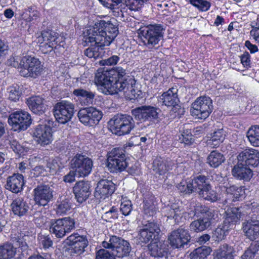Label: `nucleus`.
I'll return each instance as SVG.
<instances>
[{
	"instance_id": "f257e3e1",
	"label": "nucleus",
	"mask_w": 259,
	"mask_h": 259,
	"mask_svg": "<svg viewBox=\"0 0 259 259\" xmlns=\"http://www.w3.org/2000/svg\"><path fill=\"white\" fill-rule=\"evenodd\" d=\"M118 28L111 21L101 20L96 27L88 30L83 40L86 42H95L99 46L110 45L118 34Z\"/></svg>"
},
{
	"instance_id": "f03ea898",
	"label": "nucleus",
	"mask_w": 259,
	"mask_h": 259,
	"mask_svg": "<svg viewBox=\"0 0 259 259\" xmlns=\"http://www.w3.org/2000/svg\"><path fill=\"white\" fill-rule=\"evenodd\" d=\"M125 74V70L121 67L106 70L99 69L95 74L94 81L96 85L100 87L104 94L111 95L115 79L120 78Z\"/></svg>"
},
{
	"instance_id": "7ed1b4c3",
	"label": "nucleus",
	"mask_w": 259,
	"mask_h": 259,
	"mask_svg": "<svg viewBox=\"0 0 259 259\" xmlns=\"http://www.w3.org/2000/svg\"><path fill=\"white\" fill-rule=\"evenodd\" d=\"M108 127L112 134L123 136L129 134L135 128L132 116L127 114H117L108 121Z\"/></svg>"
},
{
	"instance_id": "20e7f679",
	"label": "nucleus",
	"mask_w": 259,
	"mask_h": 259,
	"mask_svg": "<svg viewBox=\"0 0 259 259\" xmlns=\"http://www.w3.org/2000/svg\"><path fill=\"white\" fill-rule=\"evenodd\" d=\"M128 165L124 151L119 148L113 149L107 154L106 166L111 172L125 170Z\"/></svg>"
},
{
	"instance_id": "39448f33",
	"label": "nucleus",
	"mask_w": 259,
	"mask_h": 259,
	"mask_svg": "<svg viewBox=\"0 0 259 259\" xmlns=\"http://www.w3.org/2000/svg\"><path fill=\"white\" fill-rule=\"evenodd\" d=\"M163 28L160 24L149 25L139 29V34L144 45L151 49L163 37Z\"/></svg>"
},
{
	"instance_id": "423d86ee",
	"label": "nucleus",
	"mask_w": 259,
	"mask_h": 259,
	"mask_svg": "<svg viewBox=\"0 0 259 259\" xmlns=\"http://www.w3.org/2000/svg\"><path fill=\"white\" fill-rule=\"evenodd\" d=\"M42 71L40 61L37 58L30 56L22 58L19 68L20 74L23 77L36 78Z\"/></svg>"
},
{
	"instance_id": "0eeeda50",
	"label": "nucleus",
	"mask_w": 259,
	"mask_h": 259,
	"mask_svg": "<svg viewBox=\"0 0 259 259\" xmlns=\"http://www.w3.org/2000/svg\"><path fill=\"white\" fill-rule=\"evenodd\" d=\"M102 246L105 248L111 249L113 254L118 257L128 255L132 249L127 241L116 236H111L108 241H104Z\"/></svg>"
},
{
	"instance_id": "6e6552de",
	"label": "nucleus",
	"mask_w": 259,
	"mask_h": 259,
	"mask_svg": "<svg viewBox=\"0 0 259 259\" xmlns=\"http://www.w3.org/2000/svg\"><path fill=\"white\" fill-rule=\"evenodd\" d=\"M74 228V220L70 217L52 220L50 225V232L58 238H62Z\"/></svg>"
},
{
	"instance_id": "1a4fd4ad",
	"label": "nucleus",
	"mask_w": 259,
	"mask_h": 259,
	"mask_svg": "<svg viewBox=\"0 0 259 259\" xmlns=\"http://www.w3.org/2000/svg\"><path fill=\"white\" fill-rule=\"evenodd\" d=\"M213 106L210 98L206 96L198 98L192 104L191 114L196 118L205 119L212 112Z\"/></svg>"
},
{
	"instance_id": "9d476101",
	"label": "nucleus",
	"mask_w": 259,
	"mask_h": 259,
	"mask_svg": "<svg viewBox=\"0 0 259 259\" xmlns=\"http://www.w3.org/2000/svg\"><path fill=\"white\" fill-rule=\"evenodd\" d=\"M70 164L71 168L75 170L78 177H85L91 172L93 162L87 156L77 154L72 158Z\"/></svg>"
},
{
	"instance_id": "9b49d317",
	"label": "nucleus",
	"mask_w": 259,
	"mask_h": 259,
	"mask_svg": "<svg viewBox=\"0 0 259 259\" xmlns=\"http://www.w3.org/2000/svg\"><path fill=\"white\" fill-rule=\"evenodd\" d=\"M54 114L58 122L64 124L72 118L74 106L71 102L62 101L57 103L54 107Z\"/></svg>"
},
{
	"instance_id": "f8f14e48",
	"label": "nucleus",
	"mask_w": 259,
	"mask_h": 259,
	"mask_svg": "<svg viewBox=\"0 0 259 259\" xmlns=\"http://www.w3.org/2000/svg\"><path fill=\"white\" fill-rule=\"evenodd\" d=\"M65 242L67 245L71 246L69 251L72 256H78L82 254L88 245L87 237L78 233L72 234L65 239Z\"/></svg>"
},
{
	"instance_id": "ddd939ff",
	"label": "nucleus",
	"mask_w": 259,
	"mask_h": 259,
	"mask_svg": "<svg viewBox=\"0 0 259 259\" xmlns=\"http://www.w3.org/2000/svg\"><path fill=\"white\" fill-rule=\"evenodd\" d=\"M161 110L159 108L150 105H143L133 109L132 115L141 121H152L158 118Z\"/></svg>"
},
{
	"instance_id": "4468645a",
	"label": "nucleus",
	"mask_w": 259,
	"mask_h": 259,
	"mask_svg": "<svg viewBox=\"0 0 259 259\" xmlns=\"http://www.w3.org/2000/svg\"><path fill=\"white\" fill-rule=\"evenodd\" d=\"M102 115L101 111L92 106L80 109L77 113L79 121L84 125L89 126L98 124Z\"/></svg>"
},
{
	"instance_id": "2eb2a0df",
	"label": "nucleus",
	"mask_w": 259,
	"mask_h": 259,
	"mask_svg": "<svg viewBox=\"0 0 259 259\" xmlns=\"http://www.w3.org/2000/svg\"><path fill=\"white\" fill-rule=\"evenodd\" d=\"M55 191L49 185H38L33 190V199L36 204L45 206L53 200Z\"/></svg>"
},
{
	"instance_id": "dca6fc26",
	"label": "nucleus",
	"mask_w": 259,
	"mask_h": 259,
	"mask_svg": "<svg viewBox=\"0 0 259 259\" xmlns=\"http://www.w3.org/2000/svg\"><path fill=\"white\" fill-rule=\"evenodd\" d=\"M31 116L26 111L19 110L11 113L8 122L15 130H25L31 124Z\"/></svg>"
},
{
	"instance_id": "f3484780",
	"label": "nucleus",
	"mask_w": 259,
	"mask_h": 259,
	"mask_svg": "<svg viewBox=\"0 0 259 259\" xmlns=\"http://www.w3.org/2000/svg\"><path fill=\"white\" fill-rule=\"evenodd\" d=\"M190 239L188 230L182 227L173 231L168 238L170 245L175 248L184 247L190 242Z\"/></svg>"
},
{
	"instance_id": "a211bd4d",
	"label": "nucleus",
	"mask_w": 259,
	"mask_h": 259,
	"mask_svg": "<svg viewBox=\"0 0 259 259\" xmlns=\"http://www.w3.org/2000/svg\"><path fill=\"white\" fill-rule=\"evenodd\" d=\"M160 231L158 224L148 221L147 224L144 225L143 228L140 230L139 239L143 243H147L157 237Z\"/></svg>"
},
{
	"instance_id": "6ab92c4d",
	"label": "nucleus",
	"mask_w": 259,
	"mask_h": 259,
	"mask_svg": "<svg viewBox=\"0 0 259 259\" xmlns=\"http://www.w3.org/2000/svg\"><path fill=\"white\" fill-rule=\"evenodd\" d=\"M245 236L251 241L259 238V215L253 214L251 218L242 224Z\"/></svg>"
},
{
	"instance_id": "aec40b11",
	"label": "nucleus",
	"mask_w": 259,
	"mask_h": 259,
	"mask_svg": "<svg viewBox=\"0 0 259 259\" xmlns=\"http://www.w3.org/2000/svg\"><path fill=\"white\" fill-rule=\"evenodd\" d=\"M43 39L42 45L40 48L44 53L51 52L54 49H56L59 41L58 34L52 30H45L41 32Z\"/></svg>"
},
{
	"instance_id": "412c9836",
	"label": "nucleus",
	"mask_w": 259,
	"mask_h": 259,
	"mask_svg": "<svg viewBox=\"0 0 259 259\" xmlns=\"http://www.w3.org/2000/svg\"><path fill=\"white\" fill-rule=\"evenodd\" d=\"M33 136L37 143L43 146L50 144L53 140L52 128L46 124L38 125L35 128Z\"/></svg>"
},
{
	"instance_id": "4be33fe9",
	"label": "nucleus",
	"mask_w": 259,
	"mask_h": 259,
	"mask_svg": "<svg viewBox=\"0 0 259 259\" xmlns=\"http://www.w3.org/2000/svg\"><path fill=\"white\" fill-rule=\"evenodd\" d=\"M115 190V185L111 181L102 179L98 183L94 195L97 199H105L111 196Z\"/></svg>"
},
{
	"instance_id": "5701e85b",
	"label": "nucleus",
	"mask_w": 259,
	"mask_h": 259,
	"mask_svg": "<svg viewBox=\"0 0 259 259\" xmlns=\"http://www.w3.org/2000/svg\"><path fill=\"white\" fill-rule=\"evenodd\" d=\"M151 256L156 259H169L170 255L168 245L164 242H155L148 245Z\"/></svg>"
},
{
	"instance_id": "b1692460",
	"label": "nucleus",
	"mask_w": 259,
	"mask_h": 259,
	"mask_svg": "<svg viewBox=\"0 0 259 259\" xmlns=\"http://www.w3.org/2000/svg\"><path fill=\"white\" fill-rule=\"evenodd\" d=\"M73 192L77 201L79 203H83L91 193L90 182L83 180L76 182L73 188Z\"/></svg>"
},
{
	"instance_id": "393cba45",
	"label": "nucleus",
	"mask_w": 259,
	"mask_h": 259,
	"mask_svg": "<svg viewBox=\"0 0 259 259\" xmlns=\"http://www.w3.org/2000/svg\"><path fill=\"white\" fill-rule=\"evenodd\" d=\"M177 91L178 90L176 88H170L162 94L160 99L165 106H172V110L175 112H177V109H179V113H183L184 112V109L180 108V106L178 104L179 100L178 98Z\"/></svg>"
},
{
	"instance_id": "a878e982",
	"label": "nucleus",
	"mask_w": 259,
	"mask_h": 259,
	"mask_svg": "<svg viewBox=\"0 0 259 259\" xmlns=\"http://www.w3.org/2000/svg\"><path fill=\"white\" fill-rule=\"evenodd\" d=\"M238 160L249 166H256L259 163V152L257 150L246 149L237 156Z\"/></svg>"
},
{
	"instance_id": "bb28decb",
	"label": "nucleus",
	"mask_w": 259,
	"mask_h": 259,
	"mask_svg": "<svg viewBox=\"0 0 259 259\" xmlns=\"http://www.w3.org/2000/svg\"><path fill=\"white\" fill-rule=\"evenodd\" d=\"M232 174L237 180L246 182L249 181L253 175L250 167L239 161L232 168Z\"/></svg>"
},
{
	"instance_id": "cd10ccee",
	"label": "nucleus",
	"mask_w": 259,
	"mask_h": 259,
	"mask_svg": "<svg viewBox=\"0 0 259 259\" xmlns=\"http://www.w3.org/2000/svg\"><path fill=\"white\" fill-rule=\"evenodd\" d=\"M24 185V177L22 175L17 173L7 178L6 188L14 193H18L23 190Z\"/></svg>"
},
{
	"instance_id": "c85d7f7f",
	"label": "nucleus",
	"mask_w": 259,
	"mask_h": 259,
	"mask_svg": "<svg viewBox=\"0 0 259 259\" xmlns=\"http://www.w3.org/2000/svg\"><path fill=\"white\" fill-rule=\"evenodd\" d=\"M136 81L132 77L127 76L126 73L124 76L116 78L112 85L111 95L117 94L119 92H123L124 94L128 90L131 85H135Z\"/></svg>"
},
{
	"instance_id": "c756f323",
	"label": "nucleus",
	"mask_w": 259,
	"mask_h": 259,
	"mask_svg": "<svg viewBox=\"0 0 259 259\" xmlns=\"http://www.w3.org/2000/svg\"><path fill=\"white\" fill-rule=\"evenodd\" d=\"M164 211L166 212L165 215L168 219H174L176 223L183 222V220H186L188 214V213L184 210L182 207H177L176 205L165 207Z\"/></svg>"
},
{
	"instance_id": "7c9ffc66",
	"label": "nucleus",
	"mask_w": 259,
	"mask_h": 259,
	"mask_svg": "<svg viewBox=\"0 0 259 259\" xmlns=\"http://www.w3.org/2000/svg\"><path fill=\"white\" fill-rule=\"evenodd\" d=\"M29 108L35 114H41L46 110L44 99L40 96H33L27 100Z\"/></svg>"
},
{
	"instance_id": "2f4dec72",
	"label": "nucleus",
	"mask_w": 259,
	"mask_h": 259,
	"mask_svg": "<svg viewBox=\"0 0 259 259\" xmlns=\"http://www.w3.org/2000/svg\"><path fill=\"white\" fill-rule=\"evenodd\" d=\"M174 163L167 159L156 157L153 162V170L159 175H163L171 168Z\"/></svg>"
},
{
	"instance_id": "473e14b6",
	"label": "nucleus",
	"mask_w": 259,
	"mask_h": 259,
	"mask_svg": "<svg viewBox=\"0 0 259 259\" xmlns=\"http://www.w3.org/2000/svg\"><path fill=\"white\" fill-rule=\"evenodd\" d=\"M226 218L224 221L225 225L229 226L231 229V226L235 225L239 222L241 217V211L239 208L232 207L228 208L226 211Z\"/></svg>"
},
{
	"instance_id": "72a5a7b5",
	"label": "nucleus",
	"mask_w": 259,
	"mask_h": 259,
	"mask_svg": "<svg viewBox=\"0 0 259 259\" xmlns=\"http://www.w3.org/2000/svg\"><path fill=\"white\" fill-rule=\"evenodd\" d=\"M11 208L15 215L21 217L26 214L29 206L22 198H17L11 203Z\"/></svg>"
},
{
	"instance_id": "f704fd0d",
	"label": "nucleus",
	"mask_w": 259,
	"mask_h": 259,
	"mask_svg": "<svg viewBox=\"0 0 259 259\" xmlns=\"http://www.w3.org/2000/svg\"><path fill=\"white\" fill-rule=\"evenodd\" d=\"M213 218L200 217L199 219L193 221L190 225V229L194 232H201L208 228Z\"/></svg>"
},
{
	"instance_id": "c9c22d12",
	"label": "nucleus",
	"mask_w": 259,
	"mask_h": 259,
	"mask_svg": "<svg viewBox=\"0 0 259 259\" xmlns=\"http://www.w3.org/2000/svg\"><path fill=\"white\" fill-rule=\"evenodd\" d=\"M213 218L200 217L199 219L193 221L190 225V229L194 232H201L208 228Z\"/></svg>"
},
{
	"instance_id": "e433bc0d",
	"label": "nucleus",
	"mask_w": 259,
	"mask_h": 259,
	"mask_svg": "<svg viewBox=\"0 0 259 259\" xmlns=\"http://www.w3.org/2000/svg\"><path fill=\"white\" fill-rule=\"evenodd\" d=\"M73 94L81 99V102L85 105L92 104L95 97V93L82 89H75Z\"/></svg>"
},
{
	"instance_id": "4c0bfd02",
	"label": "nucleus",
	"mask_w": 259,
	"mask_h": 259,
	"mask_svg": "<svg viewBox=\"0 0 259 259\" xmlns=\"http://www.w3.org/2000/svg\"><path fill=\"white\" fill-rule=\"evenodd\" d=\"M225 136V132L222 128L215 130L210 134V139L207 141V145L213 148L218 147L223 142Z\"/></svg>"
},
{
	"instance_id": "58836bf2",
	"label": "nucleus",
	"mask_w": 259,
	"mask_h": 259,
	"mask_svg": "<svg viewBox=\"0 0 259 259\" xmlns=\"http://www.w3.org/2000/svg\"><path fill=\"white\" fill-rule=\"evenodd\" d=\"M228 198L232 201L237 200L244 193V190L241 187L235 185L224 186Z\"/></svg>"
},
{
	"instance_id": "ea45409f",
	"label": "nucleus",
	"mask_w": 259,
	"mask_h": 259,
	"mask_svg": "<svg viewBox=\"0 0 259 259\" xmlns=\"http://www.w3.org/2000/svg\"><path fill=\"white\" fill-rule=\"evenodd\" d=\"M233 249L227 244L220 246L215 251V259H233Z\"/></svg>"
},
{
	"instance_id": "a19ab883",
	"label": "nucleus",
	"mask_w": 259,
	"mask_h": 259,
	"mask_svg": "<svg viewBox=\"0 0 259 259\" xmlns=\"http://www.w3.org/2000/svg\"><path fill=\"white\" fill-rule=\"evenodd\" d=\"M207 160L211 167L216 168L225 161V158L220 152L213 150L207 157Z\"/></svg>"
},
{
	"instance_id": "79ce46f5",
	"label": "nucleus",
	"mask_w": 259,
	"mask_h": 259,
	"mask_svg": "<svg viewBox=\"0 0 259 259\" xmlns=\"http://www.w3.org/2000/svg\"><path fill=\"white\" fill-rule=\"evenodd\" d=\"M246 137L251 145L259 147V125L251 126L246 133Z\"/></svg>"
},
{
	"instance_id": "37998d69",
	"label": "nucleus",
	"mask_w": 259,
	"mask_h": 259,
	"mask_svg": "<svg viewBox=\"0 0 259 259\" xmlns=\"http://www.w3.org/2000/svg\"><path fill=\"white\" fill-rule=\"evenodd\" d=\"M16 248L10 243H6L0 246V259H11L15 255Z\"/></svg>"
},
{
	"instance_id": "c03bdc74",
	"label": "nucleus",
	"mask_w": 259,
	"mask_h": 259,
	"mask_svg": "<svg viewBox=\"0 0 259 259\" xmlns=\"http://www.w3.org/2000/svg\"><path fill=\"white\" fill-rule=\"evenodd\" d=\"M198 194L200 197L210 202H215L219 198L217 193L211 189L210 185L202 191H199Z\"/></svg>"
},
{
	"instance_id": "a18cd8bd",
	"label": "nucleus",
	"mask_w": 259,
	"mask_h": 259,
	"mask_svg": "<svg viewBox=\"0 0 259 259\" xmlns=\"http://www.w3.org/2000/svg\"><path fill=\"white\" fill-rule=\"evenodd\" d=\"M211 249L209 247L201 246L192 252L190 254L191 259H205L210 253Z\"/></svg>"
},
{
	"instance_id": "49530a36",
	"label": "nucleus",
	"mask_w": 259,
	"mask_h": 259,
	"mask_svg": "<svg viewBox=\"0 0 259 259\" xmlns=\"http://www.w3.org/2000/svg\"><path fill=\"white\" fill-rule=\"evenodd\" d=\"M193 213L194 215L202 214L201 217L214 218L215 212L213 209L198 203L195 206Z\"/></svg>"
},
{
	"instance_id": "de8ad7c7",
	"label": "nucleus",
	"mask_w": 259,
	"mask_h": 259,
	"mask_svg": "<svg viewBox=\"0 0 259 259\" xmlns=\"http://www.w3.org/2000/svg\"><path fill=\"white\" fill-rule=\"evenodd\" d=\"M177 187L181 193L186 194H191L195 191V187L191 180L181 182Z\"/></svg>"
},
{
	"instance_id": "09e8293b",
	"label": "nucleus",
	"mask_w": 259,
	"mask_h": 259,
	"mask_svg": "<svg viewBox=\"0 0 259 259\" xmlns=\"http://www.w3.org/2000/svg\"><path fill=\"white\" fill-rule=\"evenodd\" d=\"M191 181H193L195 190H198V191L203 190L210 185L207 181V179L204 176H198L193 179H191Z\"/></svg>"
},
{
	"instance_id": "8fccbe9b",
	"label": "nucleus",
	"mask_w": 259,
	"mask_h": 259,
	"mask_svg": "<svg viewBox=\"0 0 259 259\" xmlns=\"http://www.w3.org/2000/svg\"><path fill=\"white\" fill-rule=\"evenodd\" d=\"M231 229L229 226L226 225L223 223L222 225L219 226L214 231L213 234V237L215 239V241L223 240L228 234V230Z\"/></svg>"
},
{
	"instance_id": "3c124183",
	"label": "nucleus",
	"mask_w": 259,
	"mask_h": 259,
	"mask_svg": "<svg viewBox=\"0 0 259 259\" xmlns=\"http://www.w3.org/2000/svg\"><path fill=\"white\" fill-rule=\"evenodd\" d=\"M199 11L206 12L208 11L211 6L210 3L206 0H186Z\"/></svg>"
},
{
	"instance_id": "603ef678",
	"label": "nucleus",
	"mask_w": 259,
	"mask_h": 259,
	"mask_svg": "<svg viewBox=\"0 0 259 259\" xmlns=\"http://www.w3.org/2000/svg\"><path fill=\"white\" fill-rule=\"evenodd\" d=\"M95 45L96 46H92L84 51V55H86L90 58L97 59L101 56V53L100 52V48H102L103 47L99 46L98 44Z\"/></svg>"
},
{
	"instance_id": "864d4df0",
	"label": "nucleus",
	"mask_w": 259,
	"mask_h": 259,
	"mask_svg": "<svg viewBox=\"0 0 259 259\" xmlns=\"http://www.w3.org/2000/svg\"><path fill=\"white\" fill-rule=\"evenodd\" d=\"M147 0H125V4L131 11H139Z\"/></svg>"
},
{
	"instance_id": "5fc2aeb1",
	"label": "nucleus",
	"mask_w": 259,
	"mask_h": 259,
	"mask_svg": "<svg viewBox=\"0 0 259 259\" xmlns=\"http://www.w3.org/2000/svg\"><path fill=\"white\" fill-rule=\"evenodd\" d=\"M8 99L13 102L18 101L21 96L22 93L19 88L11 87L8 88Z\"/></svg>"
},
{
	"instance_id": "6e6d98bb",
	"label": "nucleus",
	"mask_w": 259,
	"mask_h": 259,
	"mask_svg": "<svg viewBox=\"0 0 259 259\" xmlns=\"http://www.w3.org/2000/svg\"><path fill=\"white\" fill-rule=\"evenodd\" d=\"M141 92L136 89L135 85H131L124 93L125 97L130 100L138 98L141 95Z\"/></svg>"
},
{
	"instance_id": "4d7b16f0",
	"label": "nucleus",
	"mask_w": 259,
	"mask_h": 259,
	"mask_svg": "<svg viewBox=\"0 0 259 259\" xmlns=\"http://www.w3.org/2000/svg\"><path fill=\"white\" fill-rule=\"evenodd\" d=\"M71 202L68 199L62 200L57 207V212L60 214H65L70 210Z\"/></svg>"
},
{
	"instance_id": "13d9d810",
	"label": "nucleus",
	"mask_w": 259,
	"mask_h": 259,
	"mask_svg": "<svg viewBox=\"0 0 259 259\" xmlns=\"http://www.w3.org/2000/svg\"><path fill=\"white\" fill-rule=\"evenodd\" d=\"M37 239L40 245L44 248H48L53 245V241L49 235L39 234Z\"/></svg>"
},
{
	"instance_id": "bf43d9fd",
	"label": "nucleus",
	"mask_w": 259,
	"mask_h": 259,
	"mask_svg": "<svg viewBox=\"0 0 259 259\" xmlns=\"http://www.w3.org/2000/svg\"><path fill=\"white\" fill-rule=\"evenodd\" d=\"M132 203L129 200H125L121 202L120 210L125 216L130 214L132 210Z\"/></svg>"
},
{
	"instance_id": "052dcab7",
	"label": "nucleus",
	"mask_w": 259,
	"mask_h": 259,
	"mask_svg": "<svg viewBox=\"0 0 259 259\" xmlns=\"http://www.w3.org/2000/svg\"><path fill=\"white\" fill-rule=\"evenodd\" d=\"M143 210L144 213L151 216L153 215L156 211V208L154 205L151 202V200L144 201Z\"/></svg>"
},
{
	"instance_id": "680f3d73",
	"label": "nucleus",
	"mask_w": 259,
	"mask_h": 259,
	"mask_svg": "<svg viewBox=\"0 0 259 259\" xmlns=\"http://www.w3.org/2000/svg\"><path fill=\"white\" fill-rule=\"evenodd\" d=\"M179 140L181 143H183L185 145H190L194 141L192 135L189 130H187L181 134V136L180 137Z\"/></svg>"
},
{
	"instance_id": "e2e57ef3",
	"label": "nucleus",
	"mask_w": 259,
	"mask_h": 259,
	"mask_svg": "<svg viewBox=\"0 0 259 259\" xmlns=\"http://www.w3.org/2000/svg\"><path fill=\"white\" fill-rule=\"evenodd\" d=\"M114 255L113 252L110 253L108 250L101 249L97 252L96 259H115Z\"/></svg>"
},
{
	"instance_id": "0e129e2a",
	"label": "nucleus",
	"mask_w": 259,
	"mask_h": 259,
	"mask_svg": "<svg viewBox=\"0 0 259 259\" xmlns=\"http://www.w3.org/2000/svg\"><path fill=\"white\" fill-rule=\"evenodd\" d=\"M22 58L19 56L12 55L7 61V64L14 67H17L19 70L20 62Z\"/></svg>"
},
{
	"instance_id": "69168bd1",
	"label": "nucleus",
	"mask_w": 259,
	"mask_h": 259,
	"mask_svg": "<svg viewBox=\"0 0 259 259\" xmlns=\"http://www.w3.org/2000/svg\"><path fill=\"white\" fill-rule=\"evenodd\" d=\"M106 8L114 9L122 3V0H99Z\"/></svg>"
},
{
	"instance_id": "338daca9",
	"label": "nucleus",
	"mask_w": 259,
	"mask_h": 259,
	"mask_svg": "<svg viewBox=\"0 0 259 259\" xmlns=\"http://www.w3.org/2000/svg\"><path fill=\"white\" fill-rule=\"evenodd\" d=\"M47 218L45 216L41 215L39 211L35 212L34 213V221L38 226L41 227L47 223Z\"/></svg>"
},
{
	"instance_id": "774afa93",
	"label": "nucleus",
	"mask_w": 259,
	"mask_h": 259,
	"mask_svg": "<svg viewBox=\"0 0 259 259\" xmlns=\"http://www.w3.org/2000/svg\"><path fill=\"white\" fill-rule=\"evenodd\" d=\"M120 58L117 55H113L107 59L102 60L101 63L103 65H115L119 61Z\"/></svg>"
}]
</instances>
